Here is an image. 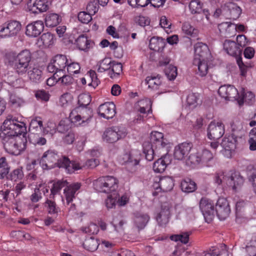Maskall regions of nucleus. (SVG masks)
Returning <instances> with one entry per match:
<instances>
[{
	"label": "nucleus",
	"instance_id": "19",
	"mask_svg": "<svg viewBox=\"0 0 256 256\" xmlns=\"http://www.w3.org/2000/svg\"><path fill=\"white\" fill-rule=\"evenodd\" d=\"M98 112L101 117L104 118H112L116 113V106L112 102L102 104L98 107Z\"/></svg>",
	"mask_w": 256,
	"mask_h": 256
},
{
	"label": "nucleus",
	"instance_id": "60",
	"mask_svg": "<svg viewBox=\"0 0 256 256\" xmlns=\"http://www.w3.org/2000/svg\"><path fill=\"white\" fill-rule=\"evenodd\" d=\"M35 96L38 100L48 102L50 98V94L44 90H38L35 92Z\"/></svg>",
	"mask_w": 256,
	"mask_h": 256
},
{
	"label": "nucleus",
	"instance_id": "50",
	"mask_svg": "<svg viewBox=\"0 0 256 256\" xmlns=\"http://www.w3.org/2000/svg\"><path fill=\"white\" fill-rule=\"evenodd\" d=\"M182 30L186 34L192 37H196L198 34V29L194 28L188 22L183 24Z\"/></svg>",
	"mask_w": 256,
	"mask_h": 256
},
{
	"label": "nucleus",
	"instance_id": "52",
	"mask_svg": "<svg viewBox=\"0 0 256 256\" xmlns=\"http://www.w3.org/2000/svg\"><path fill=\"white\" fill-rule=\"evenodd\" d=\"M70 120L68 118L62 120L60 122L56 128L59 132L64 133L70 128Z\"/></svg>",
	"mask_w": 256,
	"mask_h": 256
},
{
	"label": "nucleus",
	"instance_id": "56",
	"mask_svg": "<svg viewBox=\"0 0 256 256\" xmlns=\"http://www.w3.org/2000/svg\"><path fill=\"white\" fill-rule=\"evenodd\" d=\"M78 18V20L84 24H88L92 20V15L84 11L80 12Z\"/></svg>",
	"mask_w": 256,
	"mask_h": 256
},
{
	"label": "nucleus",
	"instance_id": "31",
	"mask_svg": "<svg viewBox=\"0 0 256 256\" xmlns=\"http://www.w3.org/2000/svg\"><path fill=\"white\" fill-rule=\"evenodd\" d=\"M164 40L160 37L153 36L149 42V48L156 52H161L165 46Z\"/></svg>",
	"mask_w": 256,
	"mask_h": 256
},
{
	"label": "nucleus",
	"instance_id": "24",
	"mask_svg": "<svg viewBox=\"0 0 256 256\" xmlns=\"http://www.w3.org/2000/svg\"><path fill=\"white\" fill-rule=\"evenodd\" d=\"M166 0H128V4L132 6L144 7L150 3L155 8L162 6Z\"/></svg>",
	"mask_w": 256,
	"mask_h": 256
},
{
	"label": "nucleus",
	"instance_id": "36",
	"mask_svg": "<svg viewBox=\"0 0 256 256\" xmlns=\"http://www.w3.org/2000/svg\"><path fill=\"white\" fill-rule=\"evenodd\" d=\"M45 24L47 27H54L61 21V18L57 14H47L45 16Z\"/></svg>",
	"mask_w": 256,
	"mask_h": 256
},
{
	"label": "nucleus",
	"instance_id": "61",
	"mask_svg": "<svg viewBox=\"0 0 256 256\" xmlns=\"http://www.w3.org/2000/svg\"><path fill=\"white\" fill-rule=\"evenodd\" d=\"M248 203L243 200H240L238 201L236 204V216L238 214L242 212H244L248 208Z\"/></svg>",
	"mask_w": 256,
	"mask_h": 256
},
{
	"label": "nucleus",
	"instance_id": "54",
	"mask_svg": "<svg viewBox=\"0 0 256 256\" xmlns=\"http://www.w3.org/2000/svg\"><path fill=\"white\" fill-rule=\"evenodd\" d=\"M254 100V94L251 92H248L245 94H242L241 98L238 100L240 105L244 104V102H247L248 104L252 102Z\"/></svg>",
	"mask_w": 256,
	"mask_h": 256
},
{
	"label": "nucleus",
	"instance_id": "43",
	"mask_svg": "<svg viewBox=\"0 0 256 256\" xmlns=\"http://www.w3.org/2000/svg\"><path fill=\"white\" fill-rule=\"evenodd\" d=\"M44 206L50 214L57 216L60 212V208L57 207L56 203L52 200L48 199L44 203Z\"/></svg>",
	"mask_w": 256,
	"mask_h": 256
},
{
	"label": "nucleus",
	"instance_id": "59",
	"mask_svg": "<svg viewBox=\"0 0 256 256\" xmlns=\"http://www.w3.org/2000/svg\"><path fill=\"white\" fill-rule=\"evenodd\" d=\"M118 194L114 192L113 195L110 194L106 200V205L108 208H112L116 205L117 200V196Z\"/></svg>",
	"mask_w": 256,
	"mask_h": 256
},
{
	"label": "nucleus",
	"instance_id": "45",
	"mask_svg": "<svg viewBox=\"0 0 256 256\" xmlns=\"http://www.w3.org/2000/svg\"><path fill=\"white\" fill-rule=\"evenodd\" d=\"M188 6L192 14H200L202 11V4L199 0H192Z\"/></svg>",
	"mask_w": 256,
	"mask_h": 256
},
{
	"label": "nucleus",
	"instance_id": "47",
	"mask_svg": "<svg viewBox=\"0 0 256 256\" xmlns=\"http://www.w3.org/2000/svg\"><path fill=\"white\" fill-rule=\"evenodd\" d=\"M24 177V173L22 168H17L12 170L7 176V180L14 182L22 180Z\"/></svg>",
	"mask_w": 256,
	"mask_h": 256
},
{
	"label": "nucleus",
	"instance_id": "48",
	"mask_svg": "<svg viewBox=\"0 0 256 256\" xmlns=\"http://www.w3.org/2000/svg\"><path fill=\"white\" fill-rule=\"evenodd\" d=\"M165 74L169 80H174L177 76V68L173 65L169 64L164 68Z\"/></svg>",
	"mask_w": 256,
	"mask_h": 256
},
{
	"label": "nucleus",
	"instance_id": "22",
	"mask_svg": "<svg viewBox=\"0 0 256 256\" xmlns=\"http://www.w3.org/2000/svg\"><path fill=\"white\" fill-rule=\"evenodd\" d=\"M195 57L201 60H209L211 54L208 46L202 42H198L194 46Z\"/></svg>",
	"mask_w": 256,
	"mask_h": 256
},
{
	"label": "nucleus",
	"instance_id": "33",
	"mask_svg": "<svg viewBox=\"0 0 256 256\" xmlns=\"http://www.w3.org/2000/svg\"><path fill=\"white\" fill-rule=\"evenodd\" d=\"M209 60H201L200 59H198V58H194L193 60V64L197 66L198 68V71L197 74L200 76L202 77L206 76L208 74V62Z\"/></svg>",
	"mask_w": 256,
	"mask_h": 256
},
{
	"label": "nucleus",
	"instance_id": "9",
	"mask_svg": "<svg viewBox=\"0 0 256 256\" xmlns=\"http://www.w3.org/2000/svg\"><path fill=\"white\" fill-rule=\"evenodd\" d=\"M22 28L21 24L15 20L5 22L0 26V36L2 37H12L16 36Z\"/></svg>",
	"mask_w": 256,
	"mask_h": 256
},
{
	"label": "nucleus",
	"instance_id": "2",
	"mask_svg": "<svg viewBox=\"0 0 256 256\" xmlns=\"http://www.w3.org/2000/svg\"><path fill=\"white\" fill-rule=\"evenodd\" d=\"M224 49L230 56L236 58L237 64L240 71V75L246 76L248 70L254 66L252 63L244 62L242 60V48L236 43L230 40H226L223 44Z\"/></svg>",
	"mask_w": 256,
	"mask_h": 256
},
{
	"label": "nucleus",
	"instance_id": "29",
	"mask_svg": "<svg viewBox=\"0 0 256 256\" xmlns=\"http://www.w3.org/2000/svg\"><path fill=\"white\" fill-rule=\"evenodd\" d=\"M81 187V184L79 182L74 183L70 185H66L64 189V194H65L66 202L69 204L72 201L73 198L77 190Z\"/></svg>",
	"mask_w": 256,
	"mask_h": 256
},
{
	"label": "nucleus",
	"instance_id": "63",
	"mask_svg": "<svg viewBox=\"0 0 256 256\" xmlns=\"http://www.w3.org/2000/svg\"><path fill=\"white\" fill-rule=\"evenodd\" d=\"M98 10V6L95 1L90 2L86 6L87 12L91 15L94 14Z\"/></svg>",
	"mask_w": 256,
	"mask_h": 256
},
{
	"label": "nucleus",
	"instance_id": "18",
	"mask_svg": "<svg viewBox=\"0 0 256 256\" xmlns=\"http://www.w3.org/2000/svg\"><path fill=\"white\" fill-rule=\"evenodd\" d=\"M192 147L193 144L190 142L178 144L174 148V158L178 160H182L188 155Z\"/></svg>",
	"mask_w": 256,
	"mask_h": 256
},
{
	"label": "nucleus",
	"instance_id": "23",
	"mask_svg": "<svg viewBox=\"0 0 256 256\" xmlns=\"http://www.w3.org/2000/svg\"><path fill=\"white\" fill-rule=\"evenodd\" d=\"M237 138L238 137L235 134L232 133L231 134L224 137L221 142V146L225 151L230 152L236 148L238 144Z\"/></svg>",
	"mask_w": 256,
	"mask_h": 256
},
{
	"label": "nucleus",
	"instance_id": "57",
	"mask_svg": "<svg viewBox=\"0 0 256 256\" xmlns=\"http://www.w3.org/2000/svg\"><path fill=\"white\" fill-rule=\"evenodd\" d=\"M200 162H201L200 154L198 153L190 154L186 160V163L188 164L196 165Z\"/></svg>",
	"mask_w": 256,
	"mask_h": 256
},
{
	"label": "nucleus",
	"instance_id": "15",
	"mask_svg": "<svg viewBox=\"0 0 256 256\" xmlns=\"http://www.w3.org/2000/svg\"><path fill=\"white\" fill-rule=\"evenodd\" d=\"M230 209L229 203L224 198H220L216 204L215 213L220 220H224L230 214Z\"/></svg>",
	"mask_w": 256,
	"mask_h": 256
},
{
	"label": "nucleus",
	"instance_id": "64",
	"mask_svg": "<svg viewBox=\"0 0 256 256\" xmlns=\"http://www.w3.org/2000/svg\"><path fill=\"white\" fill-rule=\"evenodd\" d=\"M250 134L252 136L248 140V142L250 145L249 148L252 151L256 150V136L254 132H252V130Z\"/></svg>",
	"mask_w": 256,
	"mask_h": 256
},
{
	"label": "nucleus",
	"instance_id": "55",
	"mask_svg": "<svg viewBox=\"0 0 256 256\" xmlns=\"http://www.w3.org/2000/svg\"><path fill=\"white\" fill-rule=\"evenodd\" d=\"M226 98H225L226 100H230L232 98L238 100L239 98L238 93L237 89L234 86H229L228 91L226 93Z\"/></svg>",
	"mask_w": 256,
	"mask_h": 256
},
{
	"label": "nucleus",
	"instance_id": "35",
	"mask_svg": "<svg viewBox=\"0 0 256 256\" xmlns=\"http://www.w3.org/2000/svg\"><path fill=\"white\" fill-rule=\"evenodd\" d=\"M180 187L182 190L186 193H190L194 192L196 189V184L192 179L186 178L181 182Z\"/></svg>",
	"mask_w": 256,
	"mask_h": 256
},
{
	"label": "nucleus",
	"instance_id": "1",
	"mask_svg": "<svg viewBox=\"0 0 256 256\" xmlns=\"http://www.w3.org/2000/svg\"><path fill=\"white\" fill-rule=\"evenodd\" d=\"M2 133L7 137L18 136L22 134L23 138L19 137L16 141L8 142L5 146L8 152L14 155H18L24 151L26 147V133L25 132L26 128L24 124L19 122L16 118L8 116L3 122Z\"/></svg>",
	"mask_w": 256,
	"mask_h": 256
},
{
	"label": "nucleus",
	"instance_id": "20",
	"mask_svg": "<svg viewBox=\"0 0 256 256\" xmlns=\"http://www.w3.org/2000/svg\"><path fill=\"white\" fill-rule=\"evenodd\" d=\"M44 24L42 20H36L26 26V34L31 38H36L44 30Z\"/></svg>",
	"mask_w": 256,
	"mask_h": 256
},
{
	"label": "nucleus",
	"instance_id": "21",
	"mask_svg": "<svg viewBox=\"0 0 256 256\" xmlns=\"http://www.w3.org/2000/svg\"><path fill=\"white\" fill-rule=\"evenodd\" d=\"M26 2L29 10L34 14L46 12L48 8L46 0H29Z\"/></svg>",
	"mask_w": 256,
	"mask_h": 256
},
{
	"label": "nucleus",
	"instance_id": "5",
	"mask_svg": "<svg viewBox=\"0 0 256 256\" xmlns=\"http://www.w3.org/2000/svg\"><path fill=\"white\" fill-rule=\"evenodd\" d=\"M93 115L92 109L88 107H76L70 113L72 122L77 126H86L88 124Z\"/></svg>",
	"mask_w": 256,
	"mask_h": 256
},
{
	"label": "nucleus",
	"instance_id": "32",
	"mask_svg": "<svg viewBox=\"0 0 256 256\" xmlns=\"http://www.w3.org/2000/svg\"><path fill=\"white\" fill-rule=\"evenodd\" d=\"M143 152L145 154L146 160L148 161H152L154 158L155 154H160V152H156L154 147L152 146L148 141H146L143 143Z\"/></svg>",
	"mask_w": 256,
	"mask_h": 256
},
{
	"label": "nucleus",
	"instance_id": "11",
	"mask_svg": "<svg viewBox=\"0 0 256 256\" xmlns=\"http://www.w3.org/2000/svg\"><path fill=\"white\" fill-rule=\"evenodd\" d=\"M68 60L64 55L58 54L54 56L52 62L48 64L47 70L48 72L56 74L63 73L67 66Z\"/></svg>",
	"mask_w": 256,
	"mask_h": 256
},
{
	"label": "nucleus",
	"instance_id": "14",
	"mask_svg": "<svg viewBox=\"0 0 256 256\" xmlns=\"http://www.w3.org/2000/svg\"><path fill=\"white\" fill-rule=\"evenodd\" d=\"M174 186V182L173 179L169 176H165L160 178L158 182L154 184L153 187L155 190L152 192L154 196H158V192L161 190L164 192L170 191Z\"/></svg>",
	"mask_w": 256,
	"mask_h": 256
},
{
	"label": "nucleus",
	"instance_id": "58",
	"mask_svg": "<svg viewBox=\"0 0 256 256\" xmlns=\"http://www.w3.org/2000/svg\"><path fill=\"white\" fill-rule=\"evenodd\" d=\"M81 230L84 233L92 234H96L99 231L98 226L94 223L90 224L88 227L82 228Z\"/></svg>",
	"mask_w": 256,
	"mask_h": 256
},
{
	"label": "nucleus",
	"instance_id": "4",
	"mask_svg": "<svg viewBox=\"0 0 256 256\" xmlns=\"http://www.w3.org/2000/svg\"><path fill=\"white\" fill-rule=\"evenodd\" d=\"M94 185L95 189L100 192H116L118 188V180L112 176H102L94 180Z\"/></svg>",
	"mask_w": 256,
	"mask_h": 256
},
{
	"label": "nucleus",
	"instance_id": "26",
	"mask_svg": "<svg viewBox=\"0 0 256 256\" xmlns=\"http://www.w3.org/2000/svg\"><path fill=\"white\" fill-rule=\"evenodd\" d=\"M160 158L156 161L153 164L154 170L158 173H161L164 171L168 164L171 162L170 156L166 152Z\"/></svg>",
	"mask_w": 256,
	"mask_h": 256
},
{
	"label": "nucleus",
	"instance_id": "44",
	"mask_svg": "<svg viewBox=\"0 0 256 256\" xmlns=\"http://www.w3.org/2000/svg\"><path fill=\"white\" fill-rule=\"evenodd\" d=\"M122 66L121 63L112 61L111 67V71L109 72L110 77L112 78L118 76L122 72Z\"/></svg>",
	"mask_w": 256,
	"mask_h": 256
},
{
	"label": "nucleus",
	"instance_id": "25",
	"mask_svg": "<svg viewBox=\"0 0 256 256\" xmlns=\"http://www.w3.org/2000/svg\"><path fill=\"white\" fill-rule=\"evenodd\" d=\"M170 210L168 206L162 204L161 210L156 216V220L160 226H165L169 222L170 218Z\"/></svg>",
	"mask_w": 256,
	"mask_h": 256
},
{
	"label": "nucleus",
	"instance_id": "38",
	"mask_svg": "<svg viewBox=\"0 0 256 256\" xmlns=\"http://www.w3.org/2000/svg\"><path fill=\"white\" fill-rule=\"evenodd\" d=\"M30 79L33 82L38 84L42 80V71L38 68H34L28 71Z\"/></svg>",
	"mask_w": 256,
	"mask_h": 256
},
{
	"label": "nucleus",
	"instance_id": "34",
	"mask_svg": "<svg viewBox=\"0 0 256 256\" xmlns=\"http://www.w3.org/2000/svg\"><path fill=\"white\" fill-rule=\"evenodd\" d=\"M226 6L230 12V19L236 20L240 17L242 9L236 4L229 2L226 4Z\"/></svg>",
	"mask_w": 256,
	"mask_h": 256
},
{
	"label": "nucleus",
	"instance_id": "13",
	"mask_svg": "<svg viewBox=\"0 0 256 256\" xmlns=\"http://www.w3.org/2000/svg\"><path fill=\"white\" fill-rule=\"evenodd\" d=\"M56 163V167L64 168L70 174L80 170L82 168L80 163L76 161L70 160L68 157L65 156H62L60 158L58 157V160Z\"/></svg>",
	"mask_w": 256,
	"mask_h": 256
},
{
	"label": "nucleus",
	"instance_id": "28",
	"mask_svg": "<svg viewBox=\"0 0 256 256\" xmlns=\"http://www.w3.org/2000/svg\"><path fill=\"white\" fill-rule=\"evenodd\" d=\"M150 218V216L146 214L136 212L134 218V224L138 230H141L146 226Z\"/></svg>",
	"mask_w": 256,
	"mask_h": 256
},
{
	"label": "nucleus",
	"instance_id": "40",
	"mask_svg": "<svg viewBox=\"0 0 256 256\" xmlns=\"http://www.w3.org/2000/svg\"><path fill=\"white\" fill-rule=\"evenodd\" d=\"M68 184L66 180H58L53 184L52 186L50 189V198H54L56 194H58L60 190Z\"/></svg>",
	"mask_w": 256,
	"mask_h": 256
},
{
	"label": "nucleus",
	"instance_id": "42",
	"mask_svg": "<svg viewBox=\"0 0 256 256\" xmlns=\"http://www.w3.org/2000/svg\"><path fill=\"white\" fill-rule=\"evenodd\" d=\"M38 42H42L45 47H48L54 43V35L50 32L43 34L38 40Z\"/></svg>",
	"mask_w": 256,
	"mask_h": 256
},
{
	"label": "nucleus",
	"instance_id": "10",
	"mask_svg": "<svg viewBox=\"0 0 256 256\" xmlns=\"http://www.w3.org/2000/svg\"><path fill=\"white\" fill-rule=\"evenodd\" d=\"M199 206L206 221L208 223L210 222L214 216L216 206L212 200L206 198H201Z\"/></svg>",
	"mask_w": 256,
	"mask_h": 256
},
{
	"label": "nucleus",
	"instance_id": "17",
	"mask_svg": "<svg viewBox=\"0 0 256 256\" xmlns=\"http://www.w3.org/2000/svg\"><path fill=\"white\" fill-rule=\"evenodd\" d=\"M208 136L210 140H218L224 133V125L222 122H211L208 128Z\"/></svg>",
	"mask_w": 256,
	"mask_h": 256
},
{
	"label": "nucleus",
	"instance_id": "37",
	"mask_svg": "<svg viewBox=\"0 0 256 256\" xmlns=\"http://www.w3.org/2000/svg\"><path fill=\"white\" fill-rule=\"evenodd\" d=\"M200 156L201 162L206 164L207 166H212L214 164V155L210 150H204Z\"/></svg>",
	"mask_w": 256,
	"mask_h": 256
},
{
	"label": "nucleus",
	"instance_id": "62",
	"mask_svg": "<svg viewBox=\"0 0 256 256\" xmlns=\"http://www.w3.org/2000/svg\"><path fill=\"white\" fill-rule=\"evenodd\" d=\"M80 69V66L77 62H72L67 64L68 72L70 74H78Z\"/></svg>",
	"mask_w": 256,
	"mask_h": 256
},
{
	"label": "nucleus",
	"instance_id": "51",
	"mask_svg": "<svg viewBox=\"0 0 256 256\" xmlns=\"http://www.w3.org/2000/svg\"><path fill=\"white\" fill-rule=\"evenodd\" d=\"M91 102V96L88 94H82L78 96V106L87 107Z\"/></svg>",
	"mask_w": 256,
	"mask_h": 256
},
{
	"label": "nucleus",
	"instance_id": "6",
	"mask_svg": "<svg viewBox=\"0 0 256 256\" xmlns=\"http://www.w3.org/2000/svg\"><path fill=\"white\" fill-rule=\"evenodd\" d=\"M32 59V54L29 50L21 51L14 60V68L19 74H23L28 70L29 63Z\"/></svg>",
	"mask_w": 256,
	"mask_h": 256
},
{
	"label": "nucleus",
	"instance_id": "3",
	"mask_svg": "<svg viewBox=\"0 0 256 256\" xmlns=\"http://www.w3.org/2000/svg\"><path fill=\"white\" fill-rule=\"evenodd\" d=\"M42 124V121L40 117H36L31 120L28 133V140L30 143L38 146H44L46 144V139L40 136Z\"/></svg>",
	"mask_w": 256,
	"mask_h": 256
},
{
	"label": "nucleus",
	"instance_id": "30",
	"mask_svg": "<svg viewBox=\"0 0 256 256\" xmlns=\"http://www.w3.org/2000/svg\"><path fill=\"white\" fill-rule=\"evenodd\" d=\"M226 182L228 186H232L234 190H236L243 184L244 179L239 174L234 173L230 176L227 178Z\"/></svg>",
	"mask_w": 256,
	"mask_h": 256
},
{
	"label": "nucleus",
	"instance_id": "27",
	"mask_svg": "<svg viewBox=\"0 0 256 256\" xmlns=\"http://www.w3.org/2000/svg\"><path fill=\"white\" fill-rule=\"evenodd\" d=\"M75 44L80 50L87 52L93 47L94 42L88 39L86 35L81 34L76 39Z\"/></svg>",
	"mask_w": 256,
	"mask_h": 256
},
{
	"label": "nucleus",
	"instance_id": "16",
	"mask_svg": "<svg viewBox=\"0 0 256 256\" xmlns=\"http://www.w3.org/2000/svg\"><path fill=\"white\" fill-rule=\"evenodd\" d=\"M140 160V154L138 150H133L128 153L124 154L120 160L122 164L126 166V167L135 166L139 164Z\"/></svg>",
	"mask_w": 256,
	"mask_h": 256
},
{
	"label": "nucleus",
	"instance_id": "41",
	"mask_svg": "<svg viewBox=\"0 0 256 256\" xmlns=\"http://www.w3.org/2000/svg\"><path fill=\"white\" fill-rule=\"evenodd\" d=\"M146 84H148V87L152 89H158V86L161 84L160 77L158 75L156 76H147L145 80Z\"/></svg>",
	"mask_w": 256,
	"mask_h": 256
},
{
	"label": "nucleus",
	"instance_id": "53",
	"mask_svg": "<svg viewBox=\"0 0 256 256\" xmlns=\"http://www.w3.org/2000/svg\"><path fill=\"white\" fill-rule=\"evenodd\" d=\"M222 249V252H217L215 247H212L210 249L209 252H205L204 256H222L223 253L225 254L227 252L226 246L224 244H221Z\"/></svg>",
	"mask_w": 256,
	"mask_h": 256
},
{
	"label": "nucleus",
	"instance_id": "46",
	"mask_svg": "<svg viewBox=\"0 0 256 256\" xmlns=\"http://www.w3.org/2000/svg\"><path fill=\"white\" fill-rule=\"evenodd\" d=\"M112 60L110 58H106L100 61L98 64V72H102L104 71L108 70L110 69Z\"/></svg>",
	"mask_w": 256,
	"mask_h": 256
},
{
	"label": "nucleus",
	"instance_id": "7",
	"mask_svg": "<svg viewBox=\"0 0 256 256\" xmlns=\"http://www.w3.org/2000/svg\"><path fill=\"white\" fill-rule=\"evenodd\" d=\"M127 134L124 128L118 126H112L107 128L102 134L103 140L110 144H113L120 139L124 138Z\"/></svg>",
	"mask_w": 256,
	"mask_h": 256
},
{
	"label": "nucleus",
	"instance_id": "8",
	"mask_svg": "<svg viewBox=\"0 0 256 256\" xmlns=\"http://www.w3.org/2000/svg\"><path fill=\"white\" fill-rule=\"evenodd\" d=\"M150 140L149 142L154 147L156 152L168 153L167 145L168 142V140L164 138L162 133L156 131L152 132L150 134Z\"/></svg>",
	"mask_w": 256,
	"mask_h": 256
},
{
	"label": "nucleus",
	"instance_id": "49",
	"mask_svg": "<svg viewBox=\"0 0 256 256\" xmlns=\"http://www.w3.org/2000/svg\"><path fill=\"white\" fill-rule=\"evenodd\" d=\"M190 234L191 232H185L179 234L172 235L170 236V239L175 242L180 241L184 244H186L188 242Z\"/></svg>",
	"mask_w": 256,
	"mask_h": 256
},
{
	"label": "nucleus",
	"instance_id": "39",
	"mask_svg": "<svg viewBox=\"0 0 256 256\" xmlns=\"http://www.w3.org/2000/svg\"><path fill=\"white\" fill-rule=\"evenodd\" d=\"M99 244L98 240L92 236L85 240L83 246L88 251L94 252L97 250Z\"/></svg>",
	"mask_w": 256,
	"mask_h": 256
},
{
	"label": "nucleus",
	"instance_id": "12",
	"mask_svg": "<svg viewBox=\"0 0 256 256\" xmlns=\"http://www.w3.org/2000/svg\"><path fill=\"white\" fill-rule=\"evenodd\" d=\"M58 156L55 150H49L45 152L40 160L43 168L50 169L56 167Z\"/></svg>",
	"mask_w": 256,
	"mask_h": 256
}]
</instances>
